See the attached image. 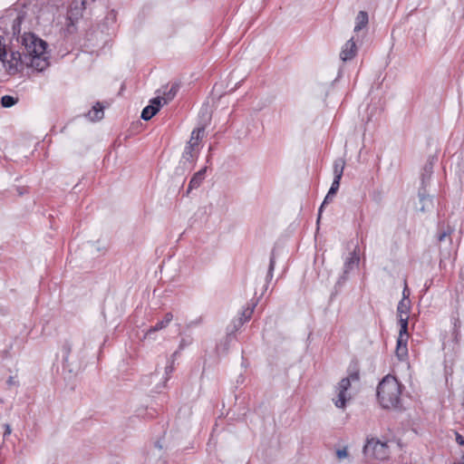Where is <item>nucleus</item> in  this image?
<instances>
[{
	"instance_id": "obj_1",
	"label": "nucleus",
	"mask_w": 464,
	"mask_h": 464,
	"mask_svg": "<svg viewBox=\"0 0 464 464\" xmlns=\"http://www.w3.org/2000/svg\"><path fill=\"white\" fill-rule=\"evenodd\" d=\"M24 19V14L20 12L12 24L13 37L21 45L25 59L30 61L29 66L37 72H43L50 64L49 55L46 52L47 44L33 33H21V24Z\"/></svg>"
},
{
	"instance_id": "obj_2",
	"label": "nucleus",
	"mask_w": 464,
	"mask_h": 464,
	"mask_svg": "<svg viewBox=\"0 0 464 464\" xmlns=\"http://www.w3.org/2000/svg\"><path fill=\"white\" fill-rule=\"evenodd\" d=\"M63 367L69 372L78 371L85 359V343L75 337L64 342L61 349Z\"/></svg>"
},
{
	"instance_id": "obj_3",
	"label": "nucleus",
	"mask_w": 464,
	"mask_h": 464,
	"mask_svg": "<svg viewBox=\"0 0 464 464\" xmlns=\"http://www.w3.org/2000/svg\"><path fill=\"white\" fill-rule=\"evenodd\" d=\"M401 384L393 376L387 375L378 385L377 396L383 408H396L401 401Z\"/></svg>"
},
{
	"instance_id": "obj_4",
	"label": "nucleus",
	"mask_w": 464,
	"mask_h": 464,
	"mask_svg": "<svg viewBox=\"0 0 464 464\" xmlns=\"http://www.w3.org/2000/svg\"><path fill=\"white\" fill-rule=\"evenodd\" d=\"M0 61L9 74H15L24 68H31L29 66L30 61L25 59V56L20 51L10 50L9 53L6 52V54Z\"/></svg>"
},
{
	"instance_id": "obj_5",
	"label": "nucleus",
	"mask_w": 464,
	"mask_h": 464,
	"mask_svg": "<svg viewBox=\"0 0 464 464\" xmlns=\"http://www.w3.org/2000/svg\"><path fill=\"white\" fill-rule=\"evenodd\" d=\"M389 447L387 443L377 439H368L363 447V454L368 459L384 460L389 457Z\"/></svg>"
},
{
	"instance_id": "obj_6",
	"label": "nucleus",
	"mask_w": 464,
	"mask_h": 464,
	"mask_svg": "<svg viewBox=\"0 0 464 464\" xmlns=\"http://www.w3.org/2000/svg\"><path fill=\"white\" fill-rule=\"evenodd\" d=\"M204 127H198L192 130L190 139L182 154V159L185 161L192 162L198 158L200 150L199 143L204 136Z\"/></svg>"
},
{
	"instance_id": "obj_7",
	"label": "nucleus",
	"mask_w": 464,
	"mask_h": 464,
	"mask_svg": "<svg viewBox=\"0 0 464 464\" xmlns=\"http://www.w3.org/2000/svg\"><path fill=\"white\" fill-rule=\"evenodd\" d=\"M351 379L358 380L359 377L357 374H352L350 378H343L335 387L336 397L333 398V401L339 409H344L346 402L351 400V395L348 392L351 387Z\"/></svg>"
},
{
	"instance_id": "obj_8",
	"label": "nucleus",
	"mask_w": 464,
	"mask_h": 464,
	"mask_svg": "<svg viewBox=\"0 0 464 464\" xmlns=\"http://www.w3.org/2000/svg\"><path fill=\"white\" fill-rule=\"evenodd\" d=\"M359 261L360 258L356 251L350 253L349 256L346 257L344 261L343 274L338 280V284H341L342 281L343 282L347 279V275L349 274L350 271L353 270L355 267L358 266Z\"/></svg>"
},
{
	"instance_id": "obj_9",
	"label": "nucleus",
	"mask_w": 464,
	"mask_h": 464,
	"mask_svg": "<svg viewBox=\"0 0 464 464\" xmlns=\"http://www.w3.org/2000/svg\"><path fill=\"white\" fill-rule=\"evenodd\" d=\"M161 106L160 97H156L151 100V104L146 106L141 111V119L144 121L150 120L160 110Z\"/></svg>"
},
{
	"instance_id": "obj_10",
	"label": "nucleus",
	"mask_w": 464,
	"mask_h": 464,
	"mask_svg": "<svg viewBox=\"0 0 464 464\" xmlns=\"http://www.w3.org/2000/svg\"><path fill=\"white\" fill-rule=\"evenodd\" d=\"M357 52L356 44L353 38L348 40L342 48L340 53V58L343 61H349L353 59Z\"/></svg>"
},
{
	"instance_id": "obj_11",
	"label": "nucleus",
	"mask_w": 464,
	"mask_h": 464,
	"mask_svg": "<svg viewBox=\"0 0 464 464\" xmlns=\"http://www.w3.org/2000/svg\"><path fill=\"white\" fill-rule=\"evenodd\" d=\"M172 320L173 314L171 313H167L161 321H159L154 326L150 327L147 331L146 336H150L153 333L165 329Z\"/></svg>"
},
{
	"instance_id": "obj_12",
	"label": "nucleus",
	"mask_w": 464,
	"mask_h": 464,
	"mask_svg": "<svg viewBox=\"0 0 464 464\" xmlns=\"http://www.w3.org/2000/svg\"><path fill=\"white\" fill-rule=\"evenodd\" d=\"M206 172L207 167H204L193 175L188 184V193L194 188H198L201 185L202 181L205 179Z\"/></svg>"
},
{
	"instance_id": "obj_13",
	"label": "nucleus",
	"mask_w": 464,
	"mask_h": 464,
	"mask_svg": "<svg viewBox=\"0 0 464 464\" xmlns=\"http://www.w3.org/2000/svg\"><path fill=\"white\" fill-rule=\"evenodd\" d=\"M369 22L368 14L365 11H360L355 18V25L353 31L355 33L360 32L364 28Z\"/></svg>"
},
{
	"instance_id": "obj_14",
	"label": "nucleus",
	"mask_w": 464,
	"mask_h": 464,
	"mask_svg": "<svg viewBox=\"0 0 464 464\" xmlns=\"http://www.w3.org/2000/svg\"><path fill=\"white\" fill-rule=\"evenodd\" d=\"M419 201H420V210L421 212L430 210L433 207L432 198L429 195H426L424 192L419 193Z\"/></svg>"
},
{
	"instance_id": "obj_15",
	"label": "nucleus",
	"mask_w": 464,
	"mask_h": 464,
	"mask_svg": "<svg viewBox=\"0 0 464 464\" xmlns=\"http://www.w3.org/2000/svg\"><path fill=\"white\" fill-rule=\"evenodd\" d=\"M408 341H405L403 339L397 340V346H396V356L400 361H403L408 356V347H407Z\"/></svg>"
},
{
	"instance_id": "obj_16",
	"label": "nucleus",
	"mask_w": 464,
	"mask_h": 464,
	"mask_svg": "<svg viewBox=\"0 0 464 464\" xmlns=\"http://www.w3.org/2000/svg\"><path fill=\"white\" fill-rule=\"evenodd\" d=\"M411 309V302L410 300H401L398 304L397 314L398 317L405 318V316H409L408 314Z\"/></svg>"
},
{
	"instance_id": "obj_17",
	"label": "nucleus",
	"mask_w": 464,
	"mask_h": 464,
	"mask_svg": "<svg viewBox=\"0 0 464 464\" xmlns=\"http://www.w3.org/2000/svg\"><path fill=\"white\" fill-rule=\"evenodd\" d=\"M408 321L409 316H405V318H400L399 324H400V332L399 336L397 340L403 339L405 341H408L409 335H408Z\"/></svg>"
},
{
	"instance_id": "obj_18",
	"label": "nucleus",
	"mask_w": 464,
	"mask_h": 464,
	"mask_svg": "<svg viewBox=\"0 0 464 464\" xmlns=\"http://www.w3.org/2000/svg\"><path fill=\"white\" fill-rule=\"evenodd\" d=\"M103 116H104L103 107L99 102H97L96 105H94L92 107V110L90 111L88 113V117L92 121L101 120L103 118Z\"/></svg>"
},
{
	"instance_id": "obj_19",
	"label": "nucleus",
	"mask_w": 464,
	"mask_h": 464,
	"mask_svg": "<svg viewBox=\"0 0 464 464\" xmlns=\"http://www.w3.org/2000/svg\"><path fill=\"white\" fill-rule=\"evenodd\" d=\"M179 89V83H173L170 87V89L163 93V97H160L161 102L163 101V104L168 103L169 101H171L177 94L178 91Z\"/></svg>"
},
{
	"instance_id": "obj_20",
	"label": "nucleus",
	"mask_w": 464,
	"mask_h": 464,
	"mask_svg": "<svg viewBox=\"0 0 464 464\" xmlns=\"http://www.w3.org/2000/svg\"><path fill=\"white\" fill-rule=\"evenodd\" d=\"M345 167V161L343 159L339 158L336 159L334 162V176L336 178H342L343 169Z\"/></svg>"
},
{
	"instance_id": "obj_21",
	"label": "nucleus",
	"mask_w": 464,
	"mask_h": 464,
	"mask_svg": "<svg viewBox=\"0 0 464 464\" xmlns=\"http://www.w3.org/2000/svg\"><path fill=\"white\" fill-rule=\"evenodd\" d=\"M17 101L18 100L13 96L5 95L1 98V104L5 108H10L16 104Z\"/></svg>"
},
{
	"instance_id": "obj_22",
	"label": "nucleus",
	"mask_w": 464,
	"mask_h": 464,
	"mask_svg": "<svg viewBox=\"0 0 464 464\" xmlns=\"http://www.w3.org/2000/svg\"><path fill=\"white\" fill-rule=\"evenodd\" d=\"M255 307H256V304H253L251 306L246 307L242 312V317L239 319V324H242L245 321H247L248 319H250Z\"/></svg>"
},
{
	"instance_id": "obj_23",
	"label": "nucleus",
	"mask_w": 464,
	"mask_h": 464,
	"mask_svg": "<svg viewBox=\"0 0 464 464\" xmlns=\"http://www.w3.org/2000/svg\"><path fill=\"white\" fill-rule=\"evenodd\" d=\"M342 178H336L334 177V180H333V183H332V186L329 189V196H334L337 192V190L339 189V187H340V180H341Z\"/></svg>"
},
{
	"instance_id": "obj_24",
	"label": "nucleus",
	"mask_w": 464,
	"mask_h": 464,
	"mask_svg": "<svg viewBox=\"0 0 464 464\" xmlns=\"http://www.w3.org/2000/svg\"><path fill=\"white\" fill-rule=\"evenodd\" d=\"M275 265H276L275 256H274V255H272L270 257V263H269V267H268V271H267V275H266V280L272 279L274 269H275Z\"/></svg>"
},
{
	"instance_id": "obj_25",
	"label": "nucleus",
	"mask_w": 464,
	"mask_h": 464,
	"mask_svg": "<svg viewBox=\"0 0 464 464\" xmlns=\"http://www.w3.org/2000/svg\"><path fill=\"white\" fill-rule=\"evenodd\" d=\"M336 457L338 458V459H346L348 457V451H347V448L344 447L343 449H338L336 450Z\"/></svg>"
},
{
	"instance_id": "obj_26",
	"label": "nucleus",
	"mask_w": 464,
	"mask_h": 464,
	"mask_svg": "<svg viewBox=\"0 0 464 464\" xmlns=\"http://www.w3.org/2000/svg\"><path fill=\"white\" fill-rule=\"evenodd\" d=\"M334 196H329V192L327 193L326 197L324 198V200L323 202V204L321 205L320 208H319V213H318V221L319 219L321 218V214H322V211H323V208L324 207V205L326 203H328L329 200H331L333 198Z\"/></svg>"
},
{
	"instance_id": "obj_27",
	"label": "nucleus",
	"mask_w": 464,
	"mask_h": 464,
	"mask_svg": "<svg viewBox=\"0 0 464 464\" xmlns=\"http://www.w3.org/2000/svg\"><path fill=\"white\" fill-rule=\"evenodd\" d=\"M202 321H203V319H202V317L200 316V317L197 318V319H196V320H194V321H190V322H188V323L187 324V327H188V328H191V327H193V326L198 325V324H200L202 323Z\"/></svg>"
},
{
	"instance_id": "obj_28",
	"label": "nucleus",
	"mask_w": 464,
	"mask_h": 464,
	"mask_svg": "<svg viewBox=\"0 0 464 464\" xmlns=\"http://www.w3.org/2000/svg\"><path fill=\"white\" fill-rule=\"evenodd\" d=\"M451 233V230L450 229H448L446 231H443L441 232L439 237H438V240L440 242L443 241L447 237H449Z\"/></svg>"
},
{
	"instance_id": "obj_29",
	"label": "nucleus",
	"mask_w": 464,
	"mask_h": 464,
	"mask_svg": "<svg viewBox=\"0 0 464 464\" xmlns=\"http://www.w3.org/2000/svg\"><path fill=\"white\" fill-rule=\"evenodd\" d=\"M402 295H403V297L401 300H409L410 292H409V289L406 285L404 286Z\"/></svg>"
},
{
	"instance_id": "obj_30",
	"label": "nucleus",
	"mask_w": 464,
	"mask_h": 464,
	"mask_svg": "<svg viewBox=\"0 0 464 464\" xmlns=\"http://www.w3.org/2000/svg\"><path fill=\"white\" fill-rule=\"evenodd\" d=\"M7 384L9 386H17L18 385V382L15 381L14 377L13 376H10L7 380Z\"/></svg>"
},
{
	"instance_id": "obj_31",
	"label": "nucleus",
	"mask_w": 464,
	"mask_h": 464,
	"mask_svg": "<svg viewBox=\"0 0 464 464\" xmlns=\"http://www.w3.org/2000/svg\"><path fill=\"white\" fill-rule=\"evenodd\" d=\"M189 343H188L185 339H182L179 343V349H183L185 346L188 345Z\"/></svg>"
},
{
	"instance_id": "obj_32",
	"label": "nucleus",
	"mask_w": 464,
	"mask_h": 464,
	"mask_svg": "<svg viewBox=\"0 0 464 464\" xmlns=\"http://www.w3.org/2000/svg\"><path fill=\"white\" fill-rule=\"evenodd\" d=\"M172 371H173V366L171 364L166 366V374H169L170 372H172Z\"/></svg>"
},
{
	"instance_id": "obj_33",
	"label": "nucleus",
	"mask_w": 464,
	"mask_h": 464,
	"mask_svg": "<svg viewBox=\"0 0 464 464\" xmlns=\"http://www.w3.org/2000/svg\"><path fill=\"white\" fill-rule=\"evenodd\" d=\"M457 441L460 444V445H463L464 444V439L460 436V435H457Z\"/></svg>"
},
{
	"instance_id": "obj_34",
	"label": "nucleus",
	"mask_w": 464,
	"mask_h": 464,
	"mask_svg": "<svg viewBox=\"0 0 464 464\" xmlns=\"http://www.w3.org/2000/svg\"><path fill=\"white\" fill-rule=\"evenodd\" d=\"M11 433V428L8 424L5 425V436L9 435Z\"/></svg>"
}]
</instances>
